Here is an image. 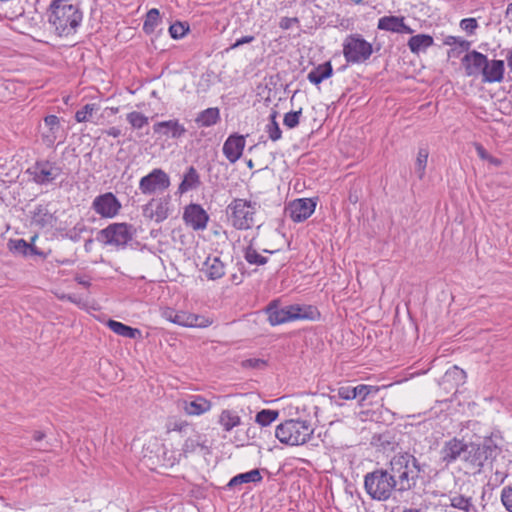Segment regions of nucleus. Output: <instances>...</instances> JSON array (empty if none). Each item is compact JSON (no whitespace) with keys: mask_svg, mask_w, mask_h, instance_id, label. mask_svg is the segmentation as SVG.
Here are the masks:
<instances>
[{"mask_svg":"<svg viewBox=\"0 0 512 512\" xmlns=\"http://www.w3.org/2000/svg\"><path fill=\"white\" fill-rule=\"evenodd\" d=\"M316 208V202L311 198H300L291 201L285 208V214L294 222L308 219Z\"/></svg>","mask_w":512,"mask_h":512,"instance_id":"nucleus-10","label":"nucleus"},{"mask_svg":"<svg viewBox=\"0 0 512 512\" xmlns=\"http://www.w3.org/2000/svg\"><path fill=\"white\" fill-rule=\"evenodd\" d=\"M380 391V387L374 385L360 384L355 386L356 399H358L359 405L364 406L366 402L375 398Z\"/></svg>","mask_w":512,"mask_h":512,"instance_id":"nucleus-31","label":"nucleus"},{"mask_svg":"<svg viewBox=\"0 0 512 512\" xmlns=\"http://www.w3.org/2000/svg\"><path fill=\"white\" fill-rule=\"evenodd\" d=\"M122 208L118 198L112 192L98 195L92 202V209L102 218H114Z\"/></svg>","mask_w":512,"mask_h":512,"instance_id":"nucleus-8","label":"nucleus"},{"mask_svg":"<svg viewBox=\"0 0 512 512\" xmlns=\"http://www.w3.org/2000/svg\"><path fill=\"white\" fill-rule=\"evenodd\" d=\"M218 423L221 425L223 431L230 432L241 424V417L234 410L224 409L219 415Z\"/></svg>","mask_w":512,"mask_h":512,"instance_id":"nucleus-28","label":"nucleus"},{"mask_svg":"<svg viewBox=\"0 0 512 512\" xmlns=\"http://www.w3.org/2000/svg\"><path fill=\"white\" fill-rule=\"evenodd\" d=\"M8 249L14 254L28 256L29 243L24 239H11L8 242Z\"/></svg>","mask_w":512,"mask_h":512,"instance_id":"nucleus-45","label":"nucleus"},{"mask_svg":"<svg viewBox=\"0 0 512 512\" xmlns=\"http://www.w3.org/2000/svg\"><path fill=\"white\" fill-rule=\"evenodd\" d=\"M332 74H333V68H332L331 63L328 61V62L320 64L317 67H315L314 69H312L307 74V79L311 83H313L315 85H319L322 81L331 77Z\"/></svg>","mask_w":512,"mask_h":512,"instance_id":"nucleus-26","label":"nucleus"},{"mask_svg":"<svg viewBox=\"0 0 512 512\" xmlns=\"http://www.w3.org/2000/svg\"><path fill=\"white\" fill-rule=\"evenodd\" d=\"M244 259L251 265L262 266L268 262V258L260 255L252 245L244 249Z\"/></svg>","mask_w":512,"mask_h":512,"instance_id":"nucleus-42","label":"nucleus"},{"mask_svg":"<svg viewBox=\"0 0 512 512\" xmlns=\"http://www.w3.org/2000/svg\"><path fill=\"white\" fill-rule=\"evenodd\" d=\"M337 396L343 400L356 399L355 387L341 386L337 390Z\"/></svg>","mask_w":512,"mask_h":512,"instance_id":"nucleus-52","label":"nucleus"},{"mask_svg":"<svg viewBox=\"0 0 512 512\" xmlns=\"http://www.w3.org/2000/svg\"><path fill=\"white\" fill-rule=\"evenodd\" d=\"M266 312L268 314V321L272 326L293 321L289 305L283 308H278L275 302H272L266 308Z\"/></svg>","mask_w":512,"mask_h":512,"instance_id":"nucleus-21","label":"nucleus"},{"mask_svg":"<svg viewBox=\"0 0 512 512\" xmlns=\"http://www.w3.org/2000/svg\"><path fill=\"white\" fill-rule=\"evenodd\" d=\"M277 118V112L272 111V113L269 116L270 122L266 125L265 131L268 134V137L272 141H278L282 137V131L280 129V126L278 122L276 121Z\"/></svg>","mask_w":512,"mask_h":512,"instance_id":"nucleus-40","label":"nucleus"},{"mask_svg":"<svg viewBox=\"0 0 512 512\" xmlns=\"http://www.w3.org/2000/svg\"><path fill=\"white\" fill-rule=\"evenodd\" d=\"M399 28H400V30H399L398 33H406V34H412L413 33V30L408 25L405 24L404 18L402 19Z\"/></svg>","mask_w":512,"mask_h":512,"instance_id":"nucleus-61","label":"nucleus"},{"mask_svg":"<svg viewBox=\"0 0 512 512\" xmlns=\"http://www.w3.org/2000/svg\"><path fill=\"white\" fill-rule=\"evenodd\" d=\"M465 379V371L460 369L458 366H453L452 368L448 369L443 377L444 383L454 382L456 386L464 384Z\"/></svg>","mask_w":512,"mask_h":512,"instance_id":"nucleus-41","label":"nucleus"},{"mask_svg":"<svg viewBox=\"0 0 512 512\" xmlns=\"http://www.w3.org/2000/svg\"><path fill=\"white\" fill-rule=\"evenodd\" d=\"M457 45H459L463 50H466V51H468L470 48V42L465 39H462V38H460Z\"/></svg>","mask_w":512,"mask_h":512,"instance_id":"nucleus-63","label":"nucleus"},{"mask_svg":"<svg viewBox=\"0 0 512 512\" xmlns=\"http://www.w3.org/2000/svg\"><path fill=\"white\" fill-rule=\"evenodd\" d=\"M188 30H189V26L188 25L185 26L181 22H176V23L170 25V27H169V33L173 39L182 38L187 33Z\"/></svg>","mask_w":512,"mask_h":512,"instance_id":"nucleus-48","label":"nucleus"},{"mask_svg":"<svg viewBox=\"0 0 512 512\" xmlns=\"http://www.w3.org/2000/svg\"><path fill=\"white\" fill-rule=\"evenodd\" d=\"M154 204L152 199L143 206L142 212L143 216L149 220H154L156 222V215H154Z\"/></svg>","mask_w":512,"mask_h":512,"instance_id":"nucleus-54","label":"nucleus"},{"mask_svg":"<svg viewBox=\"0 0 512 512\" xmlns=\"http://www.w3.org/2000/svg\"><path fill=\"white\" fill-rule=\"evenodd\" d=\"M258 204L246 199L235 198L227 206L228 220L237 230H248L254 225Z\"/></svg>","mask_w":512,"mask_h":512,"instance_id":"nucleus-4","label":"nucleus"},{"mask_svg":"<svg viewBox=\"0 0 512 512\" xmlns=\"http://www.w3.org/2000/svg\"><path fill=\"white\" fill-rule=\"evenodd\" d=\"M506 18L512 22V3H510L506 9Z\"/></svg>","mask_w":512,"mask_h":512,"instance_id":"nucleus-64","label":"nucleus"},{"mask_svg":"<svg viewBox=\"0 0 512 512\" xmlns=\"http://www.w3.org/2000/svg\"><path fill=\"white\" fill-rule=\"evenodd\" d=\"M424 467L408 452L395 454L388 468L376 469L365 475V490L373 500L386 501L393 491L403 493L413 489Z\"/></svg>","mask_w":512,"mask_h":512,"instance_id":"nucleus-1","label":"nucleus"},{"mask_svg":"<svg viewBox=\"0 0 512 512\" xmlns=\"http://www.w3.org/2000/svg\"><path fill=\"white\" fill-rule=\"evenodd\" d=\"M302 114V109L298 111L288 112L284 115L283 123L289 129H293L299 125L300 116Z\"/></svg>","mask_w":512,"mask_h":512,"instance_id":"nucleus-47","label":"nucleus"},{"mask_svg":"<svg viewBox=\"0 0 512 512\" xmlns=\"http://www.w3.org/2000/svg\"><path fill=\"white\" fill-rule=\"evenodd\" d=\"M170 186L169 175L161 168L153 169L139 181V190L144 195L164 192Z\"/></svg>","mask_w":512,"mask_h":512,"instance_id":"nucleus-7","label":"nucleus"},{"mask_svg":"<svg viewBox=\"0 0 512 512\" xmlns=\"http://www.w3.org/2000/svg\"><path fill=\"white\" fill-rule=\"evenodd\" d=\"M434 44L433 37L428 34H418L408 40V47L414 54L425 51Z\"/></svg>","mask_w":512,"mask_h":512,"instance_id":"nucleus-30","label":"nucleus"},{"mask_svg":"<svg viewBox=\"0 0 512 512\" xmlns=\"http://www.w3.org/2000/svg\"><path fill=\"white\" fill-rule=\"evenodd\" d=\"M53 215L48 211L47 207L38 205L32 214V223L43 228L46 226H52Z\"/></svg>","mask_w":512,"mask_h":512,"instance_id":"nucleus-34","label":"nucleus"},{"mask_svg":"<svg viewBox=\"0 0 512 512\" xmlns=\"http://www.w3.org/2000/svg\"><path fill=\"white\" fill-rule=\"evenodd\" d=\"M460 40V37H455V36H447L445 39H444V44L445 45H448V46H453V45H457L458 42Z\"/></svg>","mask_w":512,"mask_h":512,"instance_id":"nucleus-59","label":"nucleus"},{"mask_svg":"<svg viewBox=\"0 0 512 512\" xmlns=\"http://www.w3.org/2000/svg\"><path fill=\"white\" fill-rule=\"evenodd\" d=\"M183 220L194 230H204L209 221V215L200 204L191 203L184 209Z\"/></svg>","mask_w":512,"mask_h":512,"instance_id":"nucleus-13","label":"nucleus"},{"mask_svg":"<svg viewBox=\"0 0 512 512\" xmlns=\"http://www.w3.org/2000/svg\"><path fill=\"white\" fill-rule=\"evenodd\" d=\"M467 443L463 440L453 438L446 441L440 450V458L446 466L458 459L465 460Z\"/></svg>","mask_w":512,"mask_h":512,"instance_id":"nucleus-12","label":"nucleus"},{"mask_svg":"<svg viewBox=\"0 0 512 512\" xmlns=\"http://www.w3.org/2000/svg\"><path fill=\"white\" fill-rule=\"evenodd\" d=\"M107 326L117 335L129 338V339H139L142 337V332L138 328H133L128 326L122 322L116 320H108Z\"/></svg>","mask_w":512,"mask_h":512,"instance_id":"nucleus-24","label":"nucleus"},{"mask_svg":"<svg viewBox=\"0 0 512 512\" xmlns=\"http://www.w3.org/2000/svg\"><path fill=\"white\" fill-rule=\"evenodd\" d=\"M451 506L465 512H478L470 497L455 495L450 498Z\"/></svg>","mask_w":512,"mask_h":512,"instance_id":"nucleus-38","label":"nucleus"},{"mask_svg":"<svg viewBox=\"0 0 512 512\" xmlns=\"http://www.w3.org/2000/svg\"><path fill=\"white\" fill-rule=\"evenodd\" d=\"M313 432L310 422L290 419L276 427L275 436L283 444L298 446L307 443Z\"/></svg>","mask_w":512,"mask_h":512,"instance_id":"nucleus-3","label":"nucleus"},{"mask_svg":"<svg viewBox=\"0 0 512 512\" xmlns=\"http://www.w3.org/2000/svg\"><path fill=\"white\" fill-rule=\"evenodd\" d=\"M429 151L427 148L421 147L418 150L416 162H415V172L419 179H422L425 175V169L427 166Z\"/></svg>","mask_w":512,"mask_h":512,"instance_id":"nucleus-43","label":"nucleus"},{"mask_svg":"<svg viewBox=\"0 0 512 512\" xmlns=\"http://www.w3.org/2000/svg\"><path fill=\"white\" fill-rule=\"evenodd\" d=\"M255 40V37L252 36V35H247V36H243L242 38L236 40L235 43H233L231 46H230V49H236L238 47H240L241 45H244V44H248V43H251Z\"/></svg>","mask_w":512,"mask_h":512,"instance_id":"nucleus-56","label":"nucleus"},{"mask_svg":"<svg viewBox=\"0 0 512 512\" xmlns=\"http://www.w3.org/2000/svg\"><path fill=\"white\" fill-rule=\"evenodd\" d=\"M479 445L486 464H492L502 451L501 447L492 438H485Z\"/></svg>","mask_w":512,"mask_h":512,"instance_id":"nucleus-32","label":"nucleus"},{"mask_svg":"<svg viewBox=\"0 0 512 512\" xmlns=\"http://www.w3.org/2000/svg\"><path fill=\"white\" fill-rule=\"evenodd\" d=\"M154 204V215H156V222L161 223L166 220L170 215V200L168 197L164 198H152Z\"/></svg>","mask_w":512,"mask_h":512,"instance_id":"nucleus-35","label":"nucleus"},{"mask_svg":"<svg viewBox=\"0 0 512 512\" xmlns=\"http://www.w3.org/2000/svg\"><path fill=\"white\" fill-rule=\"evenodd\" d=\"M155 134L179 139L186 133V128L177 119L157 122L153 125Z\"/></svg>","mask_w":512,"mask_h":512,"instance_id":"nucleus-18","label":"nucleus"},{"mask_svg":"<svg viewBox=\"0 0 512 512\" xmlns=\"http://www.w3.org/2000/svg\"><path fill=\"white\" fill-rule=\"evenodd\" d=\"M403 17L384 16L378 20L377 28L384 31L398 33Z\"/></svg>","mask_w":512,"mask_h":512,"instance_id":"nucleus-37","label":"nucleus"},{"mask_svg":"<svg viewBox=\"0 0 512 512\" xmlns=\"http://www.w3.org/2000/svg\"><path fill=\"white\" fill-rule=\"evenodd\" d=\"M197 448L207 449V446L205 445V440L203 439V436L195 432L192 436H189L185 440L179 456L187 458L190 454L194 453L197 450Z\"/></svg>","mask_w":512,"mask_h":512,"instance_id":"nucleus-27","label":"nucleus"},{"mask_svg":"<svg viewBox=\"0 0 512 512\" xmlns=\"http://www.w3.org/2000/svg\"><path fill=\"white\" fill-rule=\"evenodd\" d=\"M201 185L200 175L195 167L190 166L187 168L183 175V179L178 186L177 192L184 194L190 190H195Z\"/></svg>","mask_w":512,"mask_h":512,"instance_id":"nucleus-22","label":"nucleus"},{"mask_svg":"<svg viewBox=\"0 0 512 512\" xmlns=\"http://www.w3.org/2000/svg\"><path fill=\"white\" fill-rule=\"evenodd\" d=\"M126 119L135 129H141L148 124V117L138 111L128 113Z\"/></svg>","mask_w":512,"mask_h":512,"instance_id":"nucleus-46","label":"nucleus"},{"mask_svg":"<svg viewBox=\"0 0 512 512\" xmlns=\"http://www.w3.org/2000/svg\"><path fill=\"white\" fill-rule=\"evenodd\" d=\"M501 502L507 511L512 512V486H507L502 489Z\"/></svg>","mask_w":512,"mask_h":512,"instance_id":"nucleus-50","label":"nucleus"},{"mask_svg":"<svg viewBox=\"0 0 512 512\" xmlns=\"http://www.w3.org/2000/svg\"><path fill=\"white\" fill-rule=\"evenodd\" d=\"M45 438V434L42 431H34L33 433V439L36 442H40Z\"/></svg>","mask_w":512,"mask_h":512,"instance_id":"nucleus-62","label":"nucleus"},{"mask_svg":"<svg viewBox=\"0 0 512 512\" xmlns=\"http://www.w3.org/2000/svg\"><path fill=\"white\" fill-rule=\"evenodd\" d=\"M505 65L503 60H489L487 58L485 69L482 72V82H502L504 79Z\"/></svg>","mask_w":512,"mask_h":512,"instance_id":"nucleus-19","label":"nucleus"},{"mask_svg":"<svg viewBox=\"0 0 512 512\" xmlns=\"http://www.w3.org/2000/svg\"><path fill=\"white\" fill-rule=\"evenodd\" d=\"M132 238L133 226L128 223H111L96 236L98 242L117 249H124Z\"/></svg>","mask_w":512,"mask_h":512,"instance_id":"nucleus-6","label":"nucleus"},{"mask_svg":"<svg viewBox=\"0 0 512 512\" xmlns=\"http://www.w3.org/2000/svg\"><path fill=\"white\" fill-rule=\"evenodd\" d=\"M243 367L253 368V369H261L267 365L266 361L263 359L250 358L246 359L242 362Z\"/></svg>","mask_w":512,"mask_h":512,"instance_id":"nucleus-53","label":"nucleus"},{"mask_svg":"<svg viewBox=\"0 0 512 512\" xmlns=\"http://www.w3.org/2000/svg\"><path fill=\"white\" fill-rule=\"evenodd\" d=\"M220 119V112L218 108H207L203 111H201L196 119L195 122L201 126V127H210L215 125Z\"/></svg>","mask_w":512,"mask_h":512,"instance_id":"nucleus-33","label":"nucleus"},{"mask_svg":"<svg viewBox=\"0 0 512 512\" xmlns=\"http://www.w3.org/2000/svg\"><path fill=\"white\" fill-rule=\"evenodd\" d=\"M460 27L467 34L473 35L475 30L478 28V23L475 18H465L461 20Z\"/></svg>","mask_w":512,"mask_h":512,"instance_id":"nucleus-51","label":"nucleus"},{"mask_svg":"<svg viewBox=\"0 0 512 512\" xmlns=\"http://www.w3.org/2000/svg\"><path fill=\"white\" fill-rule=\"evenodd\" d=\"M486 60V55L476 50L468 51L461 60L466 76L471 77L482 75V72L485 69Z\"/></svg>","mask_w":512,"mask_h":512,"instance_id":"nucleus-15","label":"nucleus"},{"mask_svg":"<svg viewBox=\"0 0 512 512\" xmlns=\"http://www.w3.org/2000/svg\"><path fill=\"white\" fill-rule=\"evenodd\" d=\"M292 320H316L320 317V313L315 306L312 305H289Z\"/></svg>","mask_w":512,"mask_h":512,"instance_id":"nucleus-23","label":"nucleus"},{"mask_svg":"<svg viewBox=\"0 0 512 512\" xmlns=\"http://www.w3.org/2000/svg\"><path fill=\"white\" fill-rule=\"evenodd\" d=\"M203 271L209 280H217L225 275V265L220 257L209 255L203 263Z\"/></svg>","mask_w":512,"mask_h":512,"instance_id":"nucleus-20","label":"nucleus"},{"mask_svg":"<svg viewBox=\"0 0 512 512\" xmlns=\"http://www.w3.org/2000/svg\"><path fill=\"white\" fill-rule=\"evenodd\" d=\"M28 256H40L42 258H46L47 254L43 251H40L37 247L29 244Z\"/></svg>","mask_w":512,"mask_h":512,"instance_id":"nucleus-57","label":"nucleus"},{"mask_svg":"<svg viewBox=\"0 0 512 512\" xmlns=\"http://www.w3.org/2000/svg\"><path fill=\"white\" fill-rule=\"evenodd\" d=\"M28 172L32 175L35 183L46 185L57 179L61 175L62 169L50 161H37L28 169Z\"/></svg>","mask_w":512,"mask_h":512,"instance_id":"nucleus-9","label":"nucleus"},{"mask_svg":"<svg viewBox=\"0 0 512 512\" xmlns=\"http://www.w3.org/2000/svg\"><path fill=\"white\" fill-rule=\"evenodd\" d=\"M61 124L56 115H48L44 118V124L40 126V133L43 143L46 146H53L61 137Z\"/></svg>","mask_w":512,"mask_h":512,"instance_id":"nucleus-14","label":"nucleus"},{"mask_svg":"<svg viewBox=\"0 0 512 512\" xmlns=\"http://www.w3.org/2000/svg\"><path fill=\"white\" fill-rule=\"evenodd\" d=\"M99 110V106L95 103L84 105L75 113V120L79 123L90 121L93 114Z\"/></svg>","mask_w":512,"mask_h":512,"instance_id":"nucleus-44","label":"nucleus"},{"mask_svg":"<svg viewBox=\"0 0 512 512\" xmlns=\"http://www.w3.org/2000/svg\"><path fill=\"white\" fill-rule=\"evenodd\" d=\"M245 137L239 134L230 135L223 144V154L230 163L238 161L245 148Z\"/></svg>","mask_w":512,"mask_h":512,"instance_id":"nucleus-17","label":"nucleus"},{"mask_svg":"<svg viewBox=\"0 0 512 512\" xmlns=\"http://www.w3.org/2000/svg\"><path fill=\"white\" fill-rule=\"evenodd\" d=\"M105 133L109 136L117 138L121 135V130L117 127H110L108 130L105 131Z\"/></svg>","mask_w":512,"mask_h":512,"instance_id":"nucleus-60","label":"nucleus"},{"mask_svg":"<svg viewBox=\"0 0 512 512\" xmlns=\"http://www.w3.org/2000/svg\"><path fill=\"white\" fill-rule=\"evenodd\" d=\"M48 23L59 37L76 34L83 20V11L77 0H52L47 10Z\"/></svg>","mask_w":512,"mask_h":512,"instance_id":"nucleus-2","label":"nucleus"},{"mask_svg":"<svg viewBox=\"0 0 512 512\" xmlns=\"http://www.w3.org/2000/svg\"><path fill=\"white\" fill-rule=\"evenodd\" d=\"M166 428L168 432L177 431L184 432L189 428V424L186 421L178 420L175 418L169 419Z\"/></svg>","mask_w":512,"mask_h":512,"instance_id":"nucleus-49","label":"nucleus"},{"mask_svg":"<svg viewBox=\"0 0 512 512\" xmlns=\"http://www.w3.org/2000/svg\"><path fill=\"white\" fill-rule=\"evenodd\" d=\"M178 406L190 416H199L208 412L212 404L206 398L200 395L190 396L188 399H183L178 402Z\"/></svg>","mask_w":512,"mask_h":512,"instance_id":"nucleus-16","label":"nucleus"},{"mask_svg":"<svg viewBox=\"0 0 512 512\" xmlns=\"http://www.w3.org/2000/svg\"><path fill=\"white\" fill-rule=\"evenodd\" d=\"M464 461L470 464L473 468H478L479 470L486 465L479 444L467 443Z\"/></svg>","mask_w":512,"mask_h":512,"instance_id":"nucleus-25","label":"nucleus"},{"mask_svg":"<svg viewBox=\"0 0 512 512\" xmlns=\"http://www.w3.org/2000/svg\"><path fill=\"white\" fill-rule=\"evenodd\" d=\"M299 20L297 17H283L280 22H279V26L280 28H282L283 30H288L290 29L294 24L298 23Z\"/></svg>","mask_w":512,"mask_h":512,"instance_id":"nucleus-55","label":"nucleus"},{"mask_svg":"<svg viewBox=\"0 0 512 512\" xmlns=\"http://www.w3.org/2000/svg\"><path fill=\"white\" fill-rule=\"evenodd\" d=\"M160 23L161 17L159 10L157 8H152L145 15L143 31L148 35L152 34Z\"/></svg>","mask_w":512,"mask_h":512,"instance_id":"nucleus-36","label":"nucleus"},{"mask_svg":"<svg viewBox=\"0 0 512 512\" xmlns=\"http://www.w3.org/2000/svg\"><path fill=\"white\" fill-rule=\"evenodd\" d=\"M343 56L349 64L365 63L373 54V46L361 34L346 36L342 44Z\"/></svg>","mask_w":512,"mask_h":512,"instance_id":"nucleus-5","label":"nucleus"},{"mask_svg":"<svg viewBox=\"0 0 512 512\" xmlns=\"http://www.w3.org/2000/svg\"><path fill=\"white\" fill-rule=\"evenodd\" d=\"M279 417L278 410L263 409L255 416V422L261 427H267Z\"/></svg>","mask_w":512,"mask_h":512,"instance_id":"nucleus-39","label":"nucleus"},{"mask_svg":"<svg viewBox=\"0 0 512 512\" xmlns=\"http://www.w3.org/2000/svg\"><path fill=\"white\" fill-rule=\"evenodd\" d=\"M165 317L170 322L184 327H208L212 322L202 315H197L185 311L169 310L165 312Z\"/></svg>","mask_w":512,"mask_h":512,"instance_id":"nucleus-11","label":"nucleus"},{"mask_svg":"<svg viewBox=\"0 0 512 512\" xmlns=\"http://www.w3.org/2000/svg\"><path fill=\"white\" fill-rule=\"evenodd\" d=\"M476 151L481 159L487 160L490 156L481 144L476 145Z\"/></svg>","mask_w":512,"mask_h":512,"instance_id":"nucleus-58","label":"nucleus"},{"mask_svg":"<svg viewBox=\"0 0 512 512\" xmlns=\"http://www.w3.org/2000/svg\"><path fill=\"white\" fill-rule=\"evenodd\" d=\"M262 480L259 469H253L245 473L234 476L228 483L229 488H236L245 483H257Z\"/></svg>","mask_w":512,"mask_h":512,"instance_id":"nucleus-29","label":"nucleus"}]
</instances>
